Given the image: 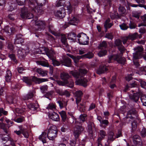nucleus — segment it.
<instances>
[{
  "label": "nucleus",
  "mask_w": 146,
  "mask_h": 146,
  "mask_svg": "<svg viewBox=\"0 0 146 146\" xmlns=\"http://www.w3.org/2000/svg\"><path fill=\"white\" fill-rule=\"evenodd\" d=\"M118 11L121 14H125L126 13V10L125 7H123L120 6Z\"/></svg>",
  "instance_id": "obj_44"
},
{
  "label": "nucleus",
  "mask_w": 146,
  "mask_h": 146,
  "mask_svg": "<svg viewBox=\"0 0 146 146\" xmlns=\"http://www.w3.org/2000/svg\"><path fill=\"white\" fill-rule=\"evenodd\" d=\"M114 44L116 46H118V47L122 45L121 41L119 39L116 40L115 41Z\"/></svg>",
  "instance_id": "obj_59"
},
{
  "label": "nucleus",
  "mask_w": 146,
  "mask_h": 146,
  "mask_svg": "<svg viewBox=\"0 0 146 146\" xmlns=\"http://www.w3.org/2000/svg\"><path fill=\"white\" fill-rule=\"evenodd\" d=\"M59 104V106L60 108H62L65 107H66L67 105V102L63 99H61L57 102Z\"/></svg>",
  "instance_id": "obj_29"
},
{
  "label": "nucleus",
  "mask_w": 146,
  "mask_h": 146,
  "mask_svg": "<svg viewBox=\"0 0 146 146\" xmlns=\"http://www.w3.org/2000/svg\"><path fill=\"white\" fill-rule=\"evenodd\" d=\"M0 128L3 129L6 133H8V131L5 128V124L2 122H0Z\"/></svg>",
  "instance_id": "obj_53"
},
{
  "label": "nucleus",
  "mask_w": 146,
  "mask_h": 146,
  "mask_svg": "<svg viewBox=\"0 0 146 146\" xmlns=\"http://www.w3.org/2000/svg\"><path fill=\"white\" fill-rule=\"evenodd\" d=\"M78 38V40L79 43L82 44L86 45L88 43V37L86 35L83 33L78 34L77 36Z\"/></svg>",
  "instance_id": "obj_4"
},
{
  "label": "nucleus",
  "mask_w": 146,
  "mask_h": 146,
  "mask_svg": "<svg viewBox=\"0 0 146 146\" xmlns=\"http://www.w3.org/2000/svg\"><path fill=\"white\" fill-rule=\"evenodd\" d=\"M41 49H42L40 50V53L42 54L45 53L48 57L50 58L52 56L51 53V52H52V51H49L47 48L45 47H42Z\"/></svg>",
  "instance_id": "obj_23"
},
{
  "label": "nucleus",
  "mask_w": 146,
  "mask_h": 146,
  "mask_svg": "<svg viewBox=\"0 0 146 146\" xmlns=\"http://www.w3.org/2000/svg\"><path fill=\"white\" fill-rule=\"evenodd\" d=\"M76 35L74 33H71L68 34V37L69 39L71 40H73L74 38L76 37Z\"/></svg>",
  "instance_id": "obj_52"
},
{
  "label": "nucleus",
  "mask_w": 146,
  "mask_h": 146,
  "mask_svg": "<svg viewBox=\"0 0 146 146\" xmlns=\"http://www.w3.org/2000/svg\"><path fill=\"white\" fill-rule=\"evenodd\" d=\"M134 50L135 52L133 53V61L134 64L136 66H138L139 64V63L137 62H135V60L141 57V54L142 53L143 49L141 47H137Z\"/></svg>",
  "instance_id": "obj_3"
},
{
  "label": "nucleus",
  "mask_w": 146,
  "mask_h": 146,
  "mask_svg": "<svg viewBox=\"0 0 146 146\" xmlns=\"http://www.w3.org/2000/svg\"><path fill=\"white\" fill-rule=\"evenodd\" d=\"M79 19L77 17L72 16L69 20V23L71 25H76L79 22Z\"/></svg>",
  "instance_id": "obj_15"
},
{
  "label": "nucleus",
  "mask_w": 146,
  "mask_h": 146,
  "mask_svg": "<svg viewBox=\"0 0 146 146\" xmlns=\"http://www.w3.org/2000/svg\"><path fill=\"white\" fill-rule=\"evenodd\" d=\"M128 36L130 40H133L135 39L138 37V34L137 33H135L129 34Z\"/></svg>",
  "instance_id": "obj_37"
},
{
  "label": "nucleus",
  "mask_w": 146,
  "mask_h": 146,
  "mask_svg": "<svg viewBox=\"0 0 146 146\" xmlns=\"http://www.w3.org/2000/svg\"><path fill=\"white\" fill-rule=\"evenodd\" d=\"M87 72L86 70L85 69H80V70L79 72L74 71H72L70 72V73L76 79H78L84 75L86 74Z\"/></svg>",
  "instance_id": "obj_5"
},
{
  "label": "nucleus",
  "mask_w": 146,
  "mask_h": 146,
  "mask_svg": "<svg viewBox=\"0 0 146 146\" xmlns=\"http://www.w3.org/2000/svg\"><path fill=\"white\" fill-rule=\"evenodd\" d=\"M46 109L48 110H53L56 108V106L54 104L52 103H50L48 105L46 108Z\"/></svg>",
  "instance_id": "obj_46"
},
{
  "label": "nucleus",
  "mask_w": 146,
  "mask_h": 146,
  "mask_svg": "<svg viewBox=\"0 0 146 146\" xmlns=\"http://www.w3.org/2000/svg\"><path fill=\"white\" fill-rule=\"evenodd\" d=\"M118 48L121 53H122L125 51V49L122 45L118 47Z\"/></svg>",
  "instance_id": "obj_64"
},
{
  "label": "nucleus",
  "mask_w": 146,
  "mask_h": 146,
  "mask_svg": "<svg viewBox=\"0 0 146 146\" xmlns=\"http://www.w3.org/2000/svg\"><path fill=\"white\" fill-rule=\"evenodd\" d=\"M82 95V93L81 91H79L76 92V103L77 105V107L79 108V110L80 111L84 112L85 110L84 103H82L79 104V102L81 101V96Z\"/></svg>",
  "instance_id": "obj_1"
},
{
  "label": "nucleus",
  "mask_w": 146,
  "mask_h": 146,
  "mask_svg": "<svg viewBox=\"0 0 146 146\" xmlns=\"http://www.w3.org/2000/svg\"><path fill=\"white\" fill-rule=\"evenodd\" d=\"M87 82L88 80L86 78H82L80 79L76 80L75 83L76 85H81L85 87L87 86Z\"/></svg>",
  "instance_id": "obj_18"
},
{
  "label": "nucleus",
  "mask_w": 146,
  "mask_h": 146,
  "mask_svg": "<svg viewBox=\"0 0 146 146\" xmlns=\"http://www.w3.org/2000/svg\"><path fill=\"white\" fill-rule=\"evenodd\" d=\"M82 58H83L82 56H74V57H73L72 59L74 60V62L75 63H76L78 62L80 59Z\"/></svg>",
  "instance_id": "obj_58"
},
{
  "label": "nucleus",
  "mask_w": 146,
  "mask_h": 146,
  "mask_svg": "<svg viewBox=\"0 0 146 146\" xmlns=\"http://www.w3.org/2000/svg\"><path fill=\"white\" fill-rule=\"evenodd\" d=\"M35 24L38 27L39 29H43L45 26V22L43 21H35Z\"/></svg>",
  "instance_id": "obj_19"
},
{
  "label": "nucleus",
  "mask_w": 146,
  "mask_h": 146,
  "mask_svg": "<svg viewBox=\"0 0 146 146\" xmlns=\"http://www.w3.org/2000/svg\"><path fill=\"white\" fill-rule=\"evenodd\" d=\"M106 136V132L104 131L103 130H100L99 133V137L98 139V144L100 143L101 141L104 139Z\"/></svg>",
  "instance_id": "obj_22"
},
{
  "label": "nucleus",
  "mask_w": 146,
  "mask_h": 146,
  "mask_svg": "<svg viewBox=\"0 0 146 146\" xmlns=\"http://www.w3.org/2000/svg\"><path fill=\"white\" fill-rule=\"evenodd\" d=\"M49 117L52 120L58 121L60 120V118L58 115L55 112H53L52 113H49L48 115Z\"/></svg>",
  "instance_id": "obj_16"
},
{
  "label": "nucleus",
  "mask_w": 146,
  "mask_h": 146,
  "mask_svg": "<svg viewBox=\"0 0 146 146\" xmlns=\"http://www.w3.org/2000/svg\"><path fill=\"white\" fill-rule=\"evenodd\" d=\"M25 54V50L22 48H20L18 50L17 55L19 57H23Z\"/></svg>",
  "instance_id": "obj_31"
},
{
  "label": "nucleus",
  "mask_w": 146,
  "mask_h": 146,
  "mask_svg": "<svg viewBox=\"0 0 146 146\" xmlns=\"http://www.w3.org/2000/svg\"><path fill=\"white\" fill-rule=\"evenodd\" d=\"M12 76V73L11 71L9 70L7 71L5 78L7 82H10V81Z\"/></svg>",
  "instance_id": "obj_30"
},
{
  "label": "nucleus",
  "mask_w": 146,
  "mask_h": 146,
  "mask_svg": "<svg viewBox=\"0 0 146 146\" xmlns=\"http://www.w3.org/2000/svg\"><path fill=\"white\" fill-rule=\"evenodd\" d=\"M86 114H81L80 116L79 119L81 123L84 122L86 119Z\"/></svg>",
  "instance_id": "obj_43"
},
{
  "label": "nucleus",
  "mask_w": 146,
  "mask_h": 146,
  "mask_svg": "<svg viewBox=\"0 0 146 146\" xmlns=\"http://www.w3.org/2000/svg\"><path fill=\"white\" fill-rule=\"evenodd\" d=\"M4 32L6 33L8 35H9L13 33L15 30L13 27H10L8 26L5 27L3 29Z\"/></svg>",
  "instance_id": "obj_13"
},
{
  "label": "nucleus",
  "mask_w": 146,
  "mask_h": 146,
  "mask_svg": "<svg viewBox=\"0 0 146 146\" xmlns=\"http://www.w3.org/2000/svg\"><path fill=\"white\" fill-rule=\"evenodd\" d=\"M115 138L116 137L114 135V133L112 131L110 132L108 136V140L113 141Z\"/></svg>",
  "instance_id": "obj_36"
},
{
  "label": "nucleus",
  "mask_w": 146,
  "mask_h": 146,
  "mask_svg": "<svg viewBox=\"0 0 146 146\" xmlns=\"http://www.w3.org/2000/svg\"><path fill=\"white\" fill-rule=\"evenodd\" d=\"M141 12L140 11H137L133 12L132 13L133 17H135L137 19H138L141 15Z\"/></svg>",
  "instance_id": "obj_34"
},
{
  "label": "nucleus",
  "mask_w": 146,
  "mask_h": 146,
  "mask_svg": "<svg viewBox=\"0 0 146 146\" xmlns=\"http://www.w3.org/2000/svg\"><path fill=\"white\" fill-rule=\"evenodd\" d=\"M20 16L22 18H27L28 19L32 18L33 17L32 14L29 13L26 8H23L22 9Z\"/></svg>",
  "instance_id": "obj_6"
},
{
  "label": "nucleus",
  "mask_w": 146,
  "mask_h": 146,
  "mask_svg": "<svg viewBox=\"0 0 146 146\" xmlns=\"http://www.w3.org/2000/svg\"><path fill=\"white\" fill-rule=\"evenodd\" d=\"M48 29L49 31L53 35L55 36H56V33L54 30V29L52 26L50 25H49L48 26Z\"/></svg>",
  "instance_id": "obj_49"
},
{
  "label": "nucleus",
  "mask_w": 146,
  "mask_h": 146,
  "mask_svg": "<svg viewBox=\"0 0 146 146\" xmlns=\"http://www.w3.org/2000/svg\"><path fill=\"white\" fill-rule=\"evenodd\" d=\"M105 37L108 39L112 40L113 38V35L111 33H107L105 35Z\"/></svg>",
  "instance_id": "obj_50"
},
{
  "label": "nucleus",
  "mask_w": 146,
  "mask_h": 146,
  "mask_svg": "<svg viewBox=\"0 0 146 146\" xmlns=\"http://www.w3.org/2000/svg\"><path fill=\"white\" fill-rule=\"evenodd\" d=\"M61 41L63 47H67L68 46V44L67 43V38L65 36V35L61 34Z\"/></svg>",
  "instance_id": "obj_24"
},
{
  "label": "nucleus",
  "mask_w": 146,
  "mask_h": 146,
  "mask_svg": "<svg viewBox=\"0 0 146 146\" xmlns=\"http://www.w3.org/2000/svg\"><path fill=\"white\" fill-rule=\"evenodd\" d=\"M18 5H22L25 4L26 0H16Z\"/></svg>",
  "instance_id": "obj_61"
},
{
  "label": "nucleus",
  "mask_w": 146,
  "mask_h": 146,
  "mask_svg": "<svg viewBox=\"0 0 146 146\" xmlns=\"http://www.w3.org/2000/svg\"><path fill=\"white\" fill-rule=\"evenodd\" d=\"M113 58L114 60H117V62L123 64L125 61V59L124 58L121 57L119 58L118 55L115 56H111L109 58V61L108 62L110 63L111 62L110 61Z\"/></svg>",
  "instance_id": "obj_9"
},
{
  "label": "nucleus",
  "mask_w": 146,
  "mask_h": 146,
  "mask_svg": "<svg viewBox=\"0 0 146 146\" xmlns=\"http://www.w3.org/2000/svg\"><path fill=\"white\" fill-rule=\"evenodd\" d=\"M52 64L54 66H58L60 65V63L56 60L52 59Z\"/></svg>",
  "instance_id": "obj_62"
},
{
  "label": "nucleus",
  "mask_w": 146,
  "mask_h": 146,
  "mask_svg": "<svg viewBox=\"0 0 146 146\" xmlns=\"http://www.w3.org/2000/svg\"><path fill=\"white\" fill-rule=\"evenodd\" d=\"M146 73V67H143L140 68L138 72V74L140 75Z\"/></svg>",
  "instance_id": "obj_47"
},
{
  "label": "nucleus",
  "mask_w": 146,
  "mask_h": 146,
  "mask_svg": "<svg viewBox=\"0 0 146 146\" xmlns=\"http://www.w3.org/2000/svg\"><path fill=\"white\" fill-rule=\"evenodd\" d=\"M139 32L141 33V35L139 36V38H141L142 37V35L145 33L146 29L144 28H141L139 29Z\"/></svg>",
  "instance_id": "obj_57"
},
{
  "label": "nucleus",
  "mask_w": 146,
  "mask_h": 146,
  "mask_svg": "<svg viewBox=\"0 0 146 146\" xmlns=\"http://www.w3.org/2000/svg\"><path fill=\"white\" fill-rule=\"evenodd\" d=\"M108 70L107 67L106 65H101L99 68L96 70V73L98 74H100L104 73L107 71Z\"/></svg>",
  "instance_id": "obj_12"
},
{
  "label": "nucleus",
  "mask_w": 146,
  "mask_h": 146,
  "mask_svg": "<svg viewBox=\"0 0 146 146\" xmlns=\"http://www.w3.org/2000/svg\"><path fill=\"white\" fill-rule=\"evenodd\" d=\"M110 21V19H108L104 23V27L106 30L110 28L113 25L111 23H109Z\"/></svg>",
  "instance_id": "obj_32"
},
{
  "label": "nucleus",
  "mask_w": 146,
  "mask_h": 146,
  "mask_svg": "<svg viewBox=\"0 0 146 146\" xmlns=\"http://www.w3.org/2000/svg\"><path fill=\"white\" fill-rule=\"evenodd\" d=\"M29 109L34 110H36L39 107V105L37 102L35 103H31L28 105Z\"/></svg>",
  "instance_id": "obj_25"
},
{
  "label": "nucleus",
  "mask_w": 146,
  "mask_h": 146,
  "mask_svg": "<svg viewBox=\"0 0 146 146\" xmlns=\"http://www.w3.org/2000/svg\"><path fill=\"white\" fill-rule=\"evenodd\" d=\"M32 82H34L36 83L40 84L42 82L48 81L47 79L38 78L35 76H33L31 77Z\"/></svg>",
  "instance_id": "obj_17"
},
{
  "label": "nucleus",
  "mask_w": 146,
  "mask_h": 146,
  "mask_svg": "<svg viewBox=\"0 0 146 146\" xmlns=\"http://www.w3.org/2000/svg\"><path fill=\"white\" fill-rule=\"evenodd\" d=\"M60 77L61 79L65 84H69L68 80L70 76L67 73L64 72L61 73L60 74Z\"/></svg>",
  "instance_id": "obj_14"
},
{
  "label": "nucleus",
  "mask_w": 146,
  "mask_h": 146,
  "mask_svg": "<svg viewBox=\"0 0 146 146\" xmlns=\"http://www.w3.org/2000/svg\"><path fill=\"white\" fill-rule=\"evenodd\" d=\"M141 94L142 93L140 92L133 94H130L129 95V98L131 100L136 102L138 101L140 96Z\"/></svg>",
  "instance_id": "obj_11"
},
{
  "label": "nucleus",
  "mask_w": 146,
  "mask_h": 146,
  "mask_svg": "<svg viewBox=\"0 0 146 146\" xmlns=\"http://www.w3.org/2000/svg\"><path fill=\"white\" fill-rule=\"evenodd\" d=\"M36 62L38 65H40L44 67H48L49 66V65L47 62L44 61H36Z\"/></svg>",
  "instance_id": "obj_35"
},
{
  "label": "nucleus",
  "mask_w": 146,
  "mask_h": 146,
  "mask_svg": "<svg viewBox=\"0 0 146 146\" xmlns=\"http://www.w3.org/2000/svg\"><path fill=\"white\" fill-rule=\"evenodd\" d=\"M119 27L121 29L123 30H125L128 28V26L126 24L123 23L119 25Z\"/></svg>",
  "instance_id": "obj_48"
},
{
  "label": "nucleus",
  "mask_w": 146,
  "mask_h": 146,
  "mask_svg": "<svg viewBox=\"0 0 146 146\" xmlns=\"http://www.w3.org/2000/svg\"><path fill=\"white\" fill-rule=\"evenodd\" d=\"M132 129L133 130H135L137 128V122L134 120L133 122L131 123Z\"/></svg>",
  "instance_id": "obj_56"
},
{
  "label": "nucleus",
  "mask_w": 146,
  "mask_h": 146,
  "mask_svg": "<svg viewBox=\"0 0 146 146\" xmlns=\"http://www.w3.org/2000/svg\"><path fill=\"white\" fill-rule=\"evenodd\" d=\"M133 113V111L131 110L129 111L127 113V115L125 118L126 119V121H130V119L133 120V118L131 116L132 114Z\"/></svg>",
  "instance_id": "obj_33"
},
{
  "label": "nucleus",
  "mask_w": 146,
  "mask_h": 146,
  "mask_svg": "<svg viewBox=\"0 0 146 146\" xmlns=\"http://www.w3.org/2000/svg\"><path fill=\"white\" fill-rule=\"evenodd\" d=\"M22 133L24 136L26 138H28L29 136L28 133L26 130L23 129H21Z\"/></svg>",
  "instance_id": "obj_60"
},
{
  "label": "nucleus",
  "mask_w": 146,
  "mask_h": 146,
  "mask_svg": "<svg viewBox=\"0 0 146 146\" xmlns=\"http://www.w3.org/2000/svg\"><path fill=\"white\" fill-rule=\"evenodd\" d=\"M142 21L144 22L140 24H139L138 25V27H140L141 26H146V23L145 22L146 21V13L144 15H143L141 16V17Z\"/></svg>",
  "instance_id": "obj_38"
},
{
  "label": "nucleus",
  "mask_w": 146,
  "mask_h": 146,
  "mask_svg": "<svg viewBox=\"0 0 146 146\" xmlns=\"http://www.w3.org/2000/svg\"><path fill=\"white\" fill-rule=\"evenodd\" d=\"M140 137L137 135H135L133 137V143L136 145H139V144L141 145Z\"/></svg>",
  "instance_id": "obj_26"
},
{
  "label": "nucleus",
  "mask_w": 146,
  "mask_h": 146,
  "mask_svg": "<svg viewBox=\"0 0 146 146\" xmlns=\"http://www.w3.org/2000/svg\"><path fill=\"white\" fill-rule=\"evenodd\" d=\"M141 136L142 137H145L146 136V129L145 128H143L142 129L141 132Z\"/></svg>",
  "instance_id": "obj_63"
},
{
  "label": "nucleus",
  "mask_w": 146,
  "mask_h": 146,
  "mask_svg": "<svg viewBox=\"0 0 146 146\" xmlns=\"http://www.w3.org/2000/svg\"><path fill=\"white\" fill-rule=\"evenodd\" d=\"M122 41L124 45L126 44L127 46L130 43L129 40V39L128 38V36L123 37L122 38Z\"/></svg>",
  "instance_id": "obj_41"
},
{
  "label": "nucleus",
  "mask_w": 146,
  "mask_h": 146,
  "mask_svg": "<svg viewBox=\"0 0 146 146\" xmlns=\"http://www.w3.org/2000/svg\"><path fill=\"white\" fill-rule=\"evenodd\" d=\"M141 100L143 105L146 106V96L145 95L141 96Z\"/></svg>",
  "instance_id": "obj_54"
},
{
  "label": "nucleus",
  "mask_w": 146,
  "mask_h": 146,
  "mask_svg": "<svg viewBox=\"0 0 146 146\" xmlns=\"http://www.w3.org/2000/svg\"><path fill=\"white\" fill-rule=\"evenodd\" d=\"M83 57H85L86 58L90 59L93 57L94 56L93 54L91 52H89L87 54L82 55Z\"/></svg>",
  "instance_id": "obj_45"
},
{
  "label": "nucleus",
  "mask_w": 146,
  "mask_h": 146,
  "mask_svg": "<svg viewBox=\"0 0 146 146\" xmlns=\"http://www.w3.org/2000/svg\"><path fill=\"white\" fill-rule=\"evenodd\" d=\"M59 113L61 115L63 121H65L67 118V116L66 112L64 111H62L59 112Z\"/></svg>",
  "instance_id": "obj_40"
},
{
  "label": "nucleus",
  "mask_w": 146,
  "mask_h": 146,
  "mask_svg": "<svg viewBox=\"0 0 146 146\" xmlns=\"http://www.w3.org/2000/svg\"><path fill=\"white\" fill-rule=\"evenodd\" d=\"M34 5H35V4H34L32 2H30L29 4L30 7L32 9H33V10L36 13H41L42 11L41 9V7H38V6L36 7V6H35Z\"/></svg>",
  "instance_id": "obj_20"
},
{
  "label": "nucleus",
  "mask_w": 146,
  "mask_h": 146,
  "mask_svg": "<svg viewBox=\"0 0 146 146\" xmlns=\"http://www.w3.org/2000/svg\"><path fill=\"white\" fill-rule=\"evenodd\" d=\"M22 80L28 86H30L32 84V80L31 77H23Z\"/></svg>",
  "instance_id": "obj_28"
},
{
  "label": "nucleus",
  "mask_w": 146,
  "mask_h": 146,
  "mask_svg": "<svg viewBox=\"0 0 146 146\" xmlns=\"http://www.w3.org/2000/svg\"><path fill=\"white\" fill-rule=\"evenodd\" d=\"M57 129L56 126L52 125L50 127L47 133L48 138L51 140H54L56 137Z\"/></svg>",
  "instance_id": "obj_2"
},
{
  "label": "nucleus",
  "mask_w": 146,
  "mask_h": 146,
  "mask_svg": "<svg viewBox=\"0 0 146 146\" xmlns=\"http://www.w3.org/2000/svg\"><path fill=\"white\" fill-rule=\"evenodd\" d=\"M62 65L65 66L70 67L71 66V60L69 58L65 56L63 57V59L61 61Z\"/></svg>",
  "instance_id": "obj_8"
},
{
  "label": "nucleus",
  "mask_w": 146,
  "mask_h": 146,
  "mask_svg": "<svg viewBox=\"0 0 146 146\" xmlns=\"http://www.w3.org/2000/svg\"><path fill=\"white\" fill-rule=\"evenodd\" d=\"M33 96V94L32 92H29L27 95L23 97V99L24 100H28L31 99Z\"/></svg>",
  "instance_id": "obj_39"
},
{
  "label": "nucleus",
  "mask_w": 146,
  "mask_h": 146,
  "mask_svg": "<svg viewBox=\"0 0 146 146\" xmlns=\"http://www.w3.org/2000/svg\"><path fill=\"white\" fill-rule=\"evenodd\" d=\"M83 129V128L81 126L77 125L76 127L74 128V135L76 138H77L78 137Z\"/></svg>",
  "instance_id": "obj_10"
},
{
  "label": "nucleus",
  "mask_w": 146,
  "mask_h": 146,
  "mask_svg": "<svg viewBox=\"0 0 146 146\" xmlns=\"http://www.w3.org/2000/svg\"><path fill=\"white\" fill-rule=\"evenodd\" d=\"M35 70L40 76H46L47 75V71L44 70L40 68H35Z\"/></svg>",
  "instance_id": "obj_27"
},
{
  "label": "nucleus",
  "mask_w": 146,
  "mask_h": 146,
  "mask_svg": "<svg viewBox=\"0 0 146 146\" xmlns=\"http://www.w3.org/2000/svg\"><path fill=\"white\" fill-rule=\"evenodd\" d=\"M48 89V86L46 85L41 86L40 87V91L43 93H45L47 91Z\"/></svg>",
  "instance_id": "obj_42"
},
{
  "label": "nucleus",
  "mask_w": 146,
  "mask_h": 146,
  "mask_svg": "<svg viewBox=\"0 0 146 146\" xmlns=\"http://www.w3.org/2000/svg\"><path fill=\"white\" fill-rule=\"evenodd\" d=\"M54 14L56 17L59 18H62L66 15L65 10L63 7H62L59 10L55 11Z\"/></svg>",
  "instance_id": "obj_7"
},
{
  "label": "nucleus",
  "mask_w": 146,
  "mask_h": 146,
  "mask_svg": "<svg viewBox=\"0 0 146 146\" xmlns=\"http://www.w3.org/2000/svg\"><path fill=\"white\" fill-rule=\"evenodd\" d=\"M67 8L68 13H70L73 10V8L70 3H69L68 5H67Z\"/></svg>",
  "instance_id": "obj_51"
},
{
  "label": "nucleus",
  "mask_w": 146,
  "mask_h": 146,
  "mask_svg": "<svg viewBox=\"0 0 146 146\" xmlns=\"http://www.w3.org/2000/svg\"><path fill=\"white\" fill-rule=\"evenodd\" d=\"M48 135L46 132H42L41 134L39 137V139L42 141L43 143H46V140L48 138Z\"/></svg>",
  "instance_id": "obj_21"
},
{
  "label": "nucleus",
  "mask_w": 146,
  "mask_h": 146,
  "mask_svg": "<svg viewBox=\"0 0 146 146\" xmlns=\"http://www.w3.org/2000/svg\"><path fill=\"white\" fill-rule=\"evenodd\" d=\"M107 51L106 50H101L98 53V55L100 57H102L105 56L106 54Z\"/></svg>",
  "instance_id": "obj_55"
}]
</instances>
